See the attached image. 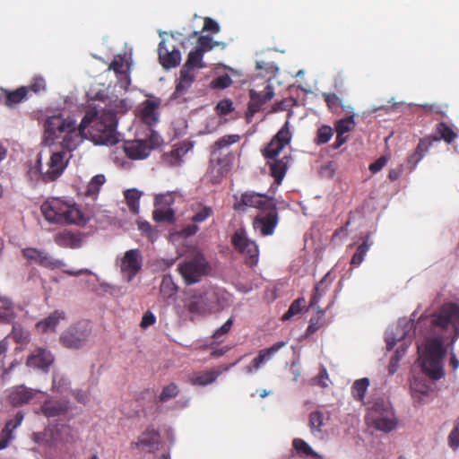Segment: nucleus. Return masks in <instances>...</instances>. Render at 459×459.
<instances>
[{
  "mask_svg": "<svg viewBox=\"0 0 459 459\" xmlns=\"http://www.w3.org/2000/svg\"><path fill=\"white\" fill-rule=\"evenodd\" d=\"M159 59L164 68L169 69L178 66L181 61V53L175 47L169 50L164 40L159 44Z\"/></svg>",
  "mask_w": 459,
  "mask_h": 459,
  "instance_id": "obj_25",
  "label": "nucleus"
},
{
  "mask_svg": "<svg viewBox=\"0 0 459 459\" xmlns=\"http://www.w3.org/2000/svg\"><path fill=\"white\" fill-rule=\"evenodd\" d=\"M68 403L62 400H48L41 406L42 413L48 417H56L65 414L68 411Z\"/></svg>",
  "mask_w": 459,
  "mask_h": 459,
  "instance_id": "obj_31",
  "label": "nucleus"
},
{
  "mask_svg": "<svg viewBox=\"0 0 459 459\" xmlns=\"http://www.w3.org/2000/svg\"><path fill=\"white\" fill-rule=\"evenodd\" d=\"M233 207L236 211L245 212L247 208H255L265 212L276 204L274 197L255 191H246L239 196L235 195Z\"/></svg>",
  "mask_w": 459,
  "mask_h": 459,
  "instance_id": "obj_10",
  "label": "nucleus"
},
{
  "mask_svg": "<svg viewBox=\"0 0 459 459\" xmlns=\"http://www.w3.org/2000/svg\"><path fill=\"white\" fill-rule=\"evenodd\" d=\"M29 93V88L22 86L13 91H5V104L8 107H13L14 105L22 102L25 100Z\"/></svg>",
  "mask_w": 459,
  "mask_h": 459,
  "instance_id": "obj_37",
  "label": "nucleus"
},
{
  "mask_svg": "<svg viewBox=\"0 0 459 459\" xmlns=\"http://www.w3.org/2000/svg\"><path fill=\"white\" fill-rule=\"evenodd\" d=\"M291 137L289 123L286 122L262 150L264 158L267 160L271 176L274 178L277 185L282 182L291 159L288 155L281 159H278L277 156L290 143Z\"/></svg>",
  "mask_w": 459,
  "mask_h": 459,
  "instance_id": "obj_3",
  "label": "nucleus"
},
{
  "mask_svg": "<svg viewBox=\"0 0 459 459\" xmlns=\"http://www.w3.org/2000/svg\"><path fill=\"white\" fill-rule=\"evenodd\" d=\"M356 123L354 121V115L351 114L345 118H342L337 120L334 123V128L336 132H340L342 134L349 133L354 129Z\"/></svg>",
  "mask_w": 459,
  "mask_h": 459,
  "instance_id": "obj_48",
  "label": "nucleus"
},
{
  "mask_svg": "<svg viewBox=\"0 0 459 459\" xmlns=\"http://www.w3.org/2000/svg\"><path fill=\"white\" fill-rule=\"evenodd\" d=\"M237 362L230 365H222L204 371H195L188 375V382L192 385L205 386L214 383L219 376L228 371Z\"/></svg>",
  "mask_w": 459,
  "mask_h": 459,
  "instance_id": "obj_16",
  "label": "nucleus"
},
{
  "mask_svg": "<svg viewBox=\"0 0 459 459\" xmlns=\"http://www.w3.org/2000/svg\"><path fill=\"white\" fill-rule=\"evenodd\" d=\"M293 448L301 457H313L315 459H323V457L315 452L311 446L301 438H294L292 441Z\"/></svg>",
  "mask_w": 459,
  "mask_h": 459,
  "instance_id": "obj_36",
  "label": "nucleus"
},
{
  "mask_svg": "<svg viewBox=\"0 0 459 459\" xmlns=\"http://www.w3.org/2000/svg\"><path fill=\"white\" fill-rule=\"evenodd\" d=\"M231 243L237 251L248 257L247 264L254 265L257 263L258 247L255 241L247 237L244 230H237L231 237Z\"/></svg>",
  "mask_w": 459,
  "mask_h": 459,
  "instance_id": "obj_14",
  "label": "nucleus"
},
{
  "mask_svg": "<svg viewBox=\"0 0 459 459\" xmlns=\"http://www.w3.org/2000/svg\"><path fill=\"white\" fill-rule=\"evenodd\" d=\"M141 197V193L136 189L126 190L125 193V198L126 200V204L129 207L130 212L136 214L139 212V200Z\"/></svg>",
  "mask_w": 459,
  "mask_h": 459,
  "instance_id": "obj_44",
  "label": "nucleus"
},
{
  "mask_svg": "<svg viewBox=\"0 0 459 459\" xmlns=\"http://www.w3.org/2000/svg\"><path fill=\"white\" fill-rule=\"evenodd\" d=\"M105 181L106 178L104 175L99 174L94 176L87 186L85 195L89 197L95 198Z\"/></svg>",
  "mask_w": 459,
  "mask_h": 459,
  "instance_id": "obj_43",
  "label": "nucleus"
},
{
  "mask_svg": "<svg viewBox=\"0 0 459 459\" xmlns=\"http://www.w3.org/2000/svg\"><path fill=\"white\" fill-rule=\"evenodd\" d=\"M178 394L179 388L178 385H176L175 383H170L162 388L158 397V401L162 403H166L170 399L177 397Z\"/></svg>",
  "mask_w": 459,
  "mask_h": 459,
  "instance_id": "obj_49",
  "label": "nucleus"
},
{
  "mask_svg": "<svg viewBox=\"0 0 459 459\" xmlns=\"http://www.w3.org/2000/svg\"><path fill=\"white\" fill-rule=\"evenodd\" d=\"M178 271L185 282L190 285L198 282L203 276L207 275L210 265L204 254L196 252L178 264Z\"/></svg>",
  "mask_w": 459,
  "mask_h": 459,
  "instance_id": "obj_7",
  "label": "nucleus"
},
{
  "mask_svg": "<svg viewBox=\"0 0 459 459\" xmlns=\"http://www.w3.org/2000/svg\"><path fill=\"white\" fill-rule=\"evenodd\" d=\"M27 87L29 88V91H32L35 94H39V93L46 91V88H47L46 81L41 76H35L31 80L30 85Z\"/></svg>",
  "mask_w": 459,
  "mask_h": 459,
  "instance_id": "obj_58",
  "label": "nucleus"
},
{
  "mask_svg": "<svg viewBox=\"0 0 459 459\" xmlns=\"http://www.w3.org/2000/svg\"><path fill=\"white\" fill-rule=\"evenodd\" d=\"M306 299L301 297L295 299L290 306L289 309L281 316L282 321L291 319L293 316L299 315L305 307Z\"/></svg>",
  "mask_w": 459,
  "mask_h": 459,
  "instance_id": "obj_45",
  "label": "nucleus"
},
{
  "mask_svg": "<svg viewBox=\"0 0 459 459\" xmlns=\"http://www.w3.org/2000/svg\"><path fill=\"white\" fill-rule=\"evenodd\" d=\"M65 319V313L64 311L55 310L48 316L39 321L36 324V328L41 333L55 332L60 321Z\"/></svg>",
  "mask_w": 459,
  "mask_h": 459,
  "instance_id": "obj_29",
  "label": "nucleus"
},
{
  "mask_svg": "<svg viewBox=\"0 0 459 459\" xmlns=\"http://www.w3.org/2000/svg\"><path fill=\"white\" fill-rule=\"evenodd\" d=\"M195 48L204 55L205 52L213 49V46H212V38L206 35L199 36L197 39V46Z\"/></svg>",
  "mask_w": 459,
  "mask_h": 459,
  "instance_id": "obj_60",
  "label": "nucleus"
},
{
  "mask_svg": "<svg viewBox=\"0 0 459 459\" xmlns=\"http://www.w3.org/2000/svg\"><path fill=\"white\" fill-rule=\"evenodd\" d=\"M177 286L170 277H164L160 284V292L167 298L171 297L177 292Z\"/></svg>",
  "mask_w": 459,
  "mask_h": 459,
  "instance_id": "obj_57",
  "label": "nucleus"
},
{
  "mask_svg": "<svg viewBox=\"0 0 459 459\" xmlns=\"http://www.w3.org/2000/svg\"><path fill=\"white\" fill-rule=\"evenodd\" d=\"M143 265V257L139 249H130L126 251L121 259L120 269L126 277L127 281H131L134 276L141 271Z\"/></svg>",
  "mask_w": 459,
  "mask_h": 459,
  "instance_id": "obj_17",
  "label": "nucleus"
},
{
  "mask_svg": "<svg viewBox=\"0 0 459 459\" xmlns=\"http://www.w3.org/2000/svg\"><path fill=\"white\" fill-rule=\"evenodd\" d=\"M249 95L250 101L248 103L247 116L253 117L261 109L263 104L260 102V100H257L258 95L256 94V91L250 90Z\"/></svg>",
  "mask_w": 459,
  "mask_h": 459,
  "instance_id": "obj_55",
  "label": "nucleus"
},
{
  "mask_svg": "<svg viewBox=\"0 0 459 459\" xmlns=\"http://www.w3.org/2000/svg\"><path fill=\"white\" fill-rule=\"evenodd\" d=\"M449 446L453 449L459 447V423L452 429L448 436Z\"/></svg>",
  "mask_w": 459,
  "mask_h": 459,
  "instance_id": "obj_64",
  "label": "nucleus"
},
{
  "mask_svg": "<svg viewBox=\"0 0 459 459\" xmlns=\"http://www.w3.org/2000/svg\"><path fill=\"white\" fill-rule=\"evenodd\" d=\"M366 420L368 425L385 433L393 431L398 425V420L393 407L389 403H385L382 400L377 401L372 407L369 408L366 415Z\"/></svg>",
  "mask_w": 459,
  "mask_h": 459,
  "instance_id": "obj_5",
  "label": "nucleus"
},
{
  "mask_svg": "<svg viewBox=\"0 0 459 459\" xmlns=\"http://www.w3.org/2000/svg\"><path fill=\"white\" fill-rule=\"evenodd\" d=\"M239 141H240V135H238V134L224 135L213 143V144L211 146V151L214 152V153L222 152V150L224 148H228L229 146H230Z\"/></svg>",
  "mask_w": 459,
  "mask_h": 459,
  "instance_id": "obj_40",
  "label": "nucleus"
},
{
  "mask_svg": "<svg viewBox=\"0 0 459 459\" xmlns=\"http://www.w3.org/2000/svg\"><path fill=\"white\" fill-rule=\"evenodd\" d=\"M204 67H206V65L204 62V54L194 48L189 52L187 59L181 69L189 73H194V69H202Z\"/></svg>",
  "mask_w": 459,
  "mask_h": 459,
  "instance_id": "obj_33",
  "label": "nucleus"
},
{
  "mask_svg": "<svg viewBox=\"0 0 459 459\" xmlns=\"http://www.w3.org/2000/svg\"><path fill=\"white\" fill-rule=\"evenodd\" d=\"M333 134V131L329 126H322L317 129L315 142L317 144H325L330 141Z\"/></svg>",
  "mask_w": 459,
  "mask_h": 459,
  "instance_id": "obj_53",
  "label": "nucleus"
},
{
  "mask_svg": "<svg viewBox=\"0 0 459 459\" xmlns=\"http://www.w3.org/2000/svg\"><path fill=\"white\" fill-rule=\"evenodd\" d=\"M327 275H325L320 282H318L314 289V294L310 299L309 306L314 307L317 305L320 299L323 297V295L325 293V290L327 289V286L324 287V284L326 281Z\"/></svg>",
  "mask_w": 459,
  "mask_h": 459,
  "instance_id": "obj_54",
  "label": "nucleus"
},
{
  "mask_svg": "<svg viewBox=\"0 0 459 459\" xmlns=\"http://www.w3.org/2000/svg\"><path fill=\"white\" fill-rule=\"evenodd\" d=\"M174 211L170 208H156L152 212L153 220L157 222H172L174 221Z\"/></svg>",
  "mask_w": 459,
  "mask_h": 459,
  "instance_id": "obj_51",
  "label": "nucleus"
},
{
  "mask_svg": "<svg viewBox=\"0 0 459 459\" xmlns=\"http://www.w3.org/2000/svg\"><path fill=\"white\" fill-rule=\"evenodd\" d=\"M232 325L233 317H230L214 332L212 338L218 342H221V337L226 335L230 331Z\"/></svg>",
  "mask_w": 459,
  "mask_h": 459,
  "instance_id": "obj_59",
  "label": "nucleus"
},
{
  "mask_svg": "<svg viewBox=\"0 0 459 459\" xmlns=\"http://www.w3.org/2000/svg\"><path fill=\"white\" fill-rule=\"evenodd\" d=\"M446 353V350L441 337L433 338L427 342L421 356V367L426 376L433 380H438L444 376L443 359Z\"/></svg>",
  "mask_w": 459,
  "mask_h": 459,
  "instance_id": "obj_4",
  "label": "nucleus"
},
{
  "mask_svg": "<svg viewBox=\"0 0 459 459\" xmlns=\"http://www.w3.org/2000/svg\"><path fill=\"white\" fill-rule=\"evenodd\" d=\"M424 108L431 113L438 114L441 117H446L448 106L446 104H425Z\"/></svg>",
  "mask_w": 459,
  "mask_h": 459,
  "instance_id": "obj_63",
  "label": "nucleus"
},
{
  "mask_svg": "<svg viewBox=\"0 0 459 459\" xmlns=\"http://www.w3.org/2000/svg\"><path fill=\"white\" fill-rule=\"evenodd\" d=\"M152 146L147 141L134 140L123 145V152L131 160H143L150 155Z\"/></svg>",
  "mask_w": 459,
  "mask_h": 459,
  "instance_id": "obj_24",
  "label": "nucleus"
},
{
  "mask_svg": "<svg viewBox=\"0 0 459 459\" xmlns=\"http://www.w3.org/2000/svg\"><path fill=\"white\" fill-rule=\"evenodd\" d=\"M14 318V311L12 301L0 296V323H10Z\"/></svg>",
  "mask_w": 459,
  "mask_h": 459,
  "instance_id": "obj_39",
  "label": "nucleus"
},
{
  "mask_svg": "<svg viewBox=\"0 0 459 459\" xmlns=\"http://www.w3.org/2000/svg\"><path fill=\"white\" fill-rule=\"evenodd\" d=\"M264 212L257 214L254 218L253 228L259 231L262 236H271L279 222L277 204H274L273 207H269Z\"/></svg>",
  "mask_w": 459,
  "mask_h": 459,
  "instance_id": "obj_15",
  "label": "nucleus"
},
{
  "mask_svg": "<svg viewBox=\"0 0 459 459\" xmlns=\"http://www.w3.org/2000/svg\"><path fill=\"white\" fill-rule=\"evenodd\" d=\"M65 152H56L52 153L48 161V169L42 173L41 180L44 183H50L56 180L64 172L67 166L68 160H65Z\"/></svg>",
  "mask_w": 459,
  "mask_h": 459,
  "instance_id": "obj_18",
  "label": "nucleus"
},
{
  "mask_svg": "<svg viewBox=\"0 0 459 459\" xmlns=\"http://www.w3.org/2000/svg\"><path fill=\"white\" fill-rule=\"evenodd\" d=\"M330 382L329 374L325 367L320 368V371L317 376L312 377L309 381L311 385H318L322 388L328 387Z\"/></svg>",
  "mask_w": 459,
  "mask_h": 459,
  "instance_id": "obj_52",
  "label": "nucleus"
},
{
  "mask_svg": "<svg viewBox=\"0 0 459 459\" xmlns=\"http://www.w3.org/2000/svg\"><path fill=\"white\" fill-rule=\"evenodd\" d=\"M185 306L192 315L206 316L219 309L218 297L214 291H195Z\"/></svg>",
  "mask_w": 459,
  "mask_h": 459,
  "instance_id": "obj_8",
  "label": "nucleus"
},
{
  "mask_svg": "<svg viewBox=\"0 0 459 459\" xmlns=\"http://www.w3.org/2000/svg\"><path fill=\"white\" fill-rule=\"evenodd\" d=\"M22 255L30 264H37L49 270L61 269L65 265L62 260L56 259L47 251L36 247H25L22 249Z\"/></svg>",
  "mask_w": 459,
  "mask_h": 459,
  "instance_id": "obj_12",
  "label": "nucleus"
},
{
  "mask_svg": "<svg viewBox=\"0 0 459 459\" xmlns=\"http://www.w3.org/2000/svg\"><path fill=\"white\" fill-rule=\"evenodd\" d=\"M324 99L329 109L333 113L339 112L340 109L344 110L346 108L342 104V99L335 93H325Z\"/></svg>",
  "mask_w": 459,
  "mask_h": 459,
  "instance_id": "obj_47",
  "label": "nucleus"
},
{
  "mask_svg": "<svg viewBox=\"0 0 459 459\" xmlns=\"http://www.w3.org/2000/svg\"><path fill=\"white\" fill-rule=\"evenodd\" d=\"M324 424V413L319 411H312L309 414V428L311 432L314 434L315 432H321L322 426Z\"/></svg>",
  "mask_w": 459,
  "mask_h": 459,
  "instance_id": "obj_50",
  "label": "nucleus"
},
{
  "mask_svg": "<svg viewBox=\"0 0 459 459\" xmlns=\"http://www.w3.org/2000/svg\"><path fill=\"white\" fill-rule=\"evenodd\" d=\"M431 324L442 329L451 326L454 329L452 342H455L459 337V305L455 303L442 305L438 311L432 315Z\"/></svg>",
  "mask_w": 459,
  "mask_h": 459,
  "instance_id": "obj_9",
  "label": "nucleus"
},
{
  "mask_svg": "<svg viewBox=\"0 0 459 459\" xmlns=\"http://www.w3.org/2000/svg\"><path fill=\"white\" fill-rule=\"evenodd\" d=\"M23 418V413L18 411L13 419L6 422L0 434V450L6 448L9 443L13 439V432L22 424Z\"/></svg>",
  "mask_w": 459,
  "mask_h": 459,
  "instance_id": "obj_26",
  "label": "nucleus"
},
{
  "mask_svg": "<svg viewBox=\"0 0 459 459\" xmlns=\"http://www.w3.org/2000/svg\"><path fill=\"white\" fill-rule=\"evenodd\" d=\"M368 239H369V235L368 234L365 237L363 243L358 247L355 254L352 255L351 260V264L352 266H359L363 262L364 257L369 249V245L368 243Z\"/></svg>",
  "mask_w": 459,
  "mask_h": 459,
  "instance_id": "obj_46",
  "label": "nucleus"
},
{
  "mask_svg": "<svg viewBox=\"0 0 459 459\" xmlns=\"http://www.w3.org/2000/svg\"><path fill=\"white\" fill-rule=\"evenodd\" d=\"M91 333V323L81 320L65 330L59 336V342L67 349L80 350L87 344Z\"/></svg>",
  "mask_w": 459,
  "mask_h": 459,
  "instance_id": "obj_6",
  "label": "nucleus"
},
{
  "mask_svg": "<svg viewBox=\"0 0 459 459\" xmlns=\"http://www.w3.org/2000/svg\"><path fill=\"white\" fill-rule=\"evenodd\" d=\"M287 345L286 342L281 341L267 349H263L259 351L256 357H255L250 364L245 368V372L247 374H252L253 372L258 370L261 366L267 361H269L272 357L278 352L281 348Z\"/></svg>",
  "mask_w": 459,
  "mask_h": 459,
  "instance_id": "obj_20",
  "label": "nucleus"
},
{
  "mask_svg": "<svg viewBox=\"0 0 459 459\" xmlns=\"http://www.w3.org/2000/svg\"><path fill=\"white\" fill-rule=\"evenodd\" d=\"M53 362L54 357L48 350L37 348L28 356L26 365L47 371Z\"/></svg>",
  "mask_w": 459,
  "mask_h": 459,
  "instance_id": "obj_21",
  "label": "nucleus"
},
{
  "mask_svg": "<svg viewBox=\"0 0 459 459\" xmlns=\"http://www.w3.org/2000/svg\"><path fill=\"white\" fill-rule=\"evenodd\" d=\"M52 439L56 443H69L73 439L72 429L69 425L57 426L52 431Z\"/></svg>",
  "mask_w": 459,
  "mask_h": 459,
  "instance_id": "obj_41",
  "label": "nucleus"
},
{
  "mask_svg": "<svg viewBox=\"0 0 459 459\" xmlns=\"http://www.w3.org/2000/svg\"><path fill=\"white\" fill-rule=\"evenodd\" d=\"M83 235L79 231L64 230L54 236V242L63 248H80L82 245Z\"/></svg>",
  "mask_w": 459,
  "mask_h": 459,
  "instance_id": "obj_23",
  "label": "nucleus"
},
{
  "mask_svg": "<svg viewBox=\"0 0 459 459\" xmlns=\"http://www.w3.org/2000/svg\"><path fill=\"white\" fill-rule=\"evenodd\" d=\"M85 138V128H82V122L79 126L76 122L72 128L62 137L61 146L66 152L74 151Z\"/></svg>",
  "mask_w": 459,
  "mask_h": 459,
  "instance_id": "obj_22",
  "label": "nucleus"
},
{
  "mask_svg": "<svg viewBox=\"0 0 459 459\" xmlns=\"http://www.w3.org/2000/svg\"><path fill=\"white\" fill-rule=\"evenodd\" d=\"M369 385V380L366 377L356 380L351 386V394L355 400L363 402Z\"/></svg>",
  "mask_w": 459,
  "mask_h": 459,
  "instance_id": "obj_42",
  "label": "nucleus"
},
{
  "mask_svg": "<svg viewBox=\"0 0 459 459\" xmlns=\"http://www.w3.org/2000/svg\"><path fill=\"white\" fill-rule=\"evenodd\" d=\"M324 323H325V319H324L323 316H317L315 317H311V319L309 321V325L307 328V334L315 333L317 330H319L324 325Z\"/></svg>",
  "mask_w": 459,
  "mask_h": 459,
  "instance_id": "obj_62",
  "label": "nucleus"
},
{
  "mask_svg": "<svg viewBox=\"0 0 459 459\" xmlns=\"http://www.w3.org/2000/svg\"><path fill=\"white\" fill-rule=\"evenodd\" d=\"M160 443V435L152 427H148L137 438V441L131 443L132 448H142L148 453H154L158 450Z\"/></svg>",
  "mask_w": 459,
  "mask_h": 459,
  "instance_id": "obj_19",
  "label": "nucleus"
},
{
  "mask_svg": "<svg viewBox=\"0 0 459 459\" xmlns=\"http://www.w3.org/2000/svg\"><path fill=\"white\" fill-rule=\"evenodd\" d=\"M82 122V128H90L89 133L95 143L113 145L117 142V119L114 110L89 107Z\"/></svg>",
  "mask_w": 459,
  "mask_h": 459,
  "instance_id": "obj_1",
  "label": "nucleus"
},
{
  "mask_svg": "<svg viewBox=\"0 0 459 459\" xmlns=\"http://www.w3.org/2000/svg\"><path fill=\"white\" fill-rule=\"evenodd\" d=\"M233 156L230 153L218 152L211 151V159L209 162V173L212 175V182L220 183L221 178L230 170Z\"/></svg>",
  "mask_w": 459,
  "mask_h": 459,
  "instance_id": "obj_13",
  "label": "nucleus"
},
{
  "mask_svg": "<svg viewBox=\"0 0 459 459\" xmlns=\"http://www.w3.org/2000/svg\"><path fill=\"white\" fill-rule=\"evenodd\" d=\"M12 336L17 343H25L29 341V332L20 325L14 324L12 329Z\"/></svg>",
  "mask_w": 459,
  "mask_h": 459,
  "instance_id": "obj_56",
  "label": "nucleus"
},
{
  "mask_svg": "<svg viewBox=\"0 0 459 459\" xmlns=\"http://www.w3.org/2000/svg\"><path fill=\"white\" fill-rule=\"evenodd\" d=\"M212 213L213 211L211 207L204 206L192 217V221L195 223H201L206 221L209 217H211Z\"/></svg>",
  "mask_w": 459,
  "mask_h": 459,
  "instance_id": "obj_61",
  "label": "nucleus"
},
{
  "mask_svg": "<svg viewBox=\"0 0 459 459\" xmlns=\"http://www.w3.org/2000/svg\"><path fill=\"white\" fill-rule=\"evenodd\" d=\"M195 73H189L184 70H180V76L176 85V89L172 93L170 99L178 100L183 97L189 90L193 82H195Z\"/></svg>",
  "mask_w": 459,
  "mask_h": 459,
  "instance_id": "obj_30",
  "label": "nucleus"
},
{
  "mask_svg": "<svg viewBox=\"0 0 459 459\" xmlns=\"http://www.w3.org/2000/svg\"><path fill=\"white\" fill-rule=\"evenodd\" d=\"M157 108L158 103L150 100H145L141 110L142 121L150 126L156 124L158 121Z\"/></svg>",
  "mask_w": 459,
  "mask_h": 459,
  "instance_id": "obj_32",
  "label": "nucleus"
},
{
  "mask_svg": "<svg viewBox=\"0 0 459 459\" xmlns=\"http://www.w3.org/2000/svg\"><path fill=\"white\" fill-rule=\"evenodd\" d=\"M189 148L186 145L173 148L170 152L162 155L163 161L169 166H178L181 163L182 158L186 154Z\"/></svg>",
  "mask_w": 459,
  "mask_h": 459,
  "instance_id": "obj_35",
  "label": "nucleus"
},
{
  "mask_svg": "<svg viewBox=\"0 0 459 459\" xmlns=\"http://www.w3.org/2000/svg\"><path fill=\"white\" fill-rule=\"evenodd\" d=\"M75 121L70 117H64L62 115L48 117L44 122L43 143L46 145H52L58 138H62Z\"/></svg>",
  "mask_w": 459,
  "mask_h": 459,
  "instance_id": "obj_11",
  "label": "nucleus"
},
{
  "mask_svg": "<svg viewBox=\"0 0 459 459\" xmlns=\"http://www.w3.org/2000/svg\"><path fill=\"white\" fill-rule=\"evenodd\" d=\"M108 69L114 71L117 76L125 77L126 79V84H129V68L125 64V58L122 56H116L113 61L109 64Z\"/></svg>",
  "mask_w": 459,
  "mask_h": 459,
  "instance_id": "obj_38",
  "label": "nucleus"
},
{
  "mask_svg": "<svg viewBox=\"0 0 459 459\" xmlns=\"http://www.w3.org/2000/svg\"><path fill=\"white\" fill-rule=\"evenodd\" d=\"M37 391L25 385L13 387L9 394V400L13 406H21L30 403L36 395Z\"/></svg>",
  "mask_w": 459,
  "mask_h": 459,
  "instance_id": "obj_27",
  "label": "nucleus"
},
{
  "mask_svg": "<svg viewBox=\"0 0 459 459\" xmlns=\"http://www.w3.org/2000/svg\"><path fill=\"white\" fill-rule=\"evenodd\" d=\"M40 212L44 219L53 224L83 226L88 221L79 205L71 199L48 198L40 205Z\"/></svg>",
  "mask_w": 459,
  "mask_h": 459,
  "instance_id": "obj_2",
  "label": "nucleus"
},
{
  "mask_svg": "<svg viewBox=\"0 0 459 459\" xmlns=\"http://www.w3.org/2000/svg\"><path fill=\"white\" fill-rule=\"evenodd\" d=\"M431 391V385L426 376H415L411 381V393L414 399L422 400Z\"/></svg>",
  "mask_w": 459,
  "mask_h": 459,
  "instance_id": "obj_28",
  "label": "nucleus"
},
{
  "mask_svg": "<svg viewBox=\"0 0 459 459\" xmlns=\"http://www.w3.org/2000/svg\"><path fill=\"white\" fill-rule=\"evenodd\" d=\"M436 132L437 136H431L433 142L440 140L445 141L446 143H453L457 138V133L445 122H440L436 126Z\"/></svg>",
  "mask_w": 459,
  "mask_h": 459,
  "instance_id": "obj_34",
  "label": "nucleus"
}]
</instances>
